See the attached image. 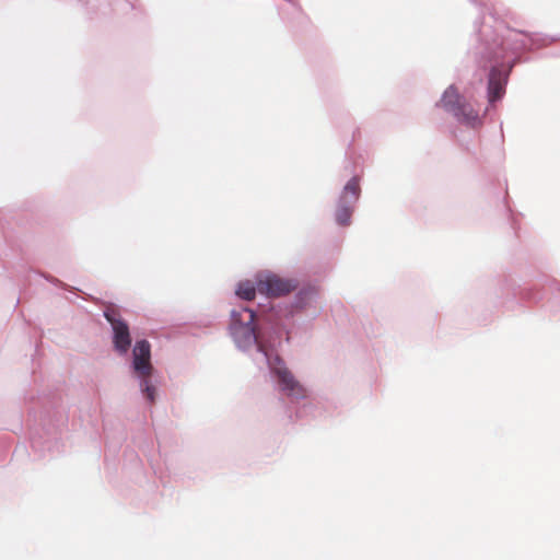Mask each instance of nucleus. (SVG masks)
Here are the masks:
<instances>
[{"label":"nucleus","instance_id":"8","mask_svg":"<svg viewBox=\"0 0 560 560\" xmlns=\"http://www.w3.org/2000/svg\"><path fill=\"white\" fill-rule=\"evenodd\" d=\"M360 191L359 178L354 176L345 186L340 199H342V202L349 201V203H355L359 199Z\"/></svg>","mask_w":560,"mask_h":560},{"label":"nucleus","instance_id":"1","mask_svg":"<svg viewBox=\"0 0 560 560\" xmlns=\"http://www.w3.org/2000/svg\"><path fill=\"white\" fill-rule=\"evenodd\" d=\"M231 318L230 330L236 345L243 349L252 345H257L258 350L268 357L265 347L258 342L255 327V312L250 308L243 307L240 311H232Z\"/></svg>","mask_w":560,"mask_h":560},{"label":"nucleus","instance_id":"9","mask_svg":"<svg viewBox=\"0 0 560 560\" xmlns=\"http://www.w3.org/2000/svg\"><path fill=\"white\" fill-rule=\"evenodd\" d=\"M353 205L349 203V201H343L340 199L338 208L336 210V221L340 225H348L350 223V219L353 211Z\"/></svg>","mask_w":560,"mask_h":560},{"label":"nucleus","instance_id":"2","mask_svg":"<svg viewBox=\"0 0 560 560\" xmlns=\"http://www.w3.org/2000/svg\"><path fill=\"white\" fill-rule=\"evenodd\" d=\"M439 104L466 126L476 128L481 125L479 112L459 94L454 85H450L444 91Z\"/></svg>","mask_w":560,"mask_h":560},{"label":"nucleus","instance_id":"3","mask_svg":"<svg viewBox=\"0 0 560 560\" xmlns=\"http://www.w3.org/2000/svg\"><path fill=\"white\" fill-rule=\"evenodd\" d=\"M267 359L269 369L277 378L280 390L294 398L305 397V388L285 366L284 361L279 355H268Z\"/></svg>","mask_w":560,"mask_h":560},{"label":"nucleus","instance_id":"4","mask_svg":"<svg viewBox=\"0 0 560 560\" xmlns=\"http://www.w3.org/2000/svg\"><path fill=\"white\" fill-rule=\"evenodd\" d=\"M104 316L113 328V343L115 350L120 354H126L131 346L128 324L121 319L119 312L113 306L105 310Z\"/></svg>","mask_w":560,"mask_h":560},{"label":"nucleus","instance_id":"6","mask_svg":"<svg viewBox=\"0 0 560 560\" xmlns=\"http://www.w3.org/2000/svg\"><path fill=\"white\" fill-rule=\"evenodd\" d=\"M132 366L138 376H151L153 366L150 362L151 347L147 340L136 342L132 350Z\"/></svg>","mask_w":560,"mask_h":560},{"label":"nucleus","instance_id":"7","mask_svg":"<svg viewBox=\"0 0 560 560\" xmlns=\"http://www.w3.org/2000/svg\"><path fill=\"white\" fill-rule=\"evenodd\" d=\"M504 85L505 79L502 71L498 68H492L488 82V96L490 103H494L503 96L505 92Z\"/></svg>","mask_w":560,"mask_h":560},{"label":"nucleus","instance_id":"5","mask_svg":"<svg viewBox=\"0 0 560 560\" xmlns=\"http://www.w3.org/2000/svg\"><path fill=\"white\" fill-rule=\"evenodd\" d=\"M296 287V281L284 279L273 273L260 275L257 279L258 292L271 298L285 295L295 290Z\"/></svg>","mask_w":560,"mask_h":560},{"label":"nucleus","instance_id":"10","mask_svg":"<svg viewBox=\"0 0 560 560\" xmlns=\"http://www.w3.org/2000/svg\"><path fill=\"white\" fill-rule=\"evenodd\" d=\"M256 291H258L257 284L254 285L252 282L246 281L238 284L236 294L243 300L252 301L256 295Z\"/></svg>","mask_w":560,"mask_h":560},{"label":"nucleus","instance_id":"11","mask_svg":"<svg viewBox=\"0 0 560 560\" xmlns=\"http://www.w3.org/2000/svg\"><path fill=\"white\" fill-rule=\"evenodd\" d=\"M140 387L147 399L152 404L155 400V387L150 383V376H139Z\"/></svg>","mask_w":560,"mask_h":560}]
</instances>
